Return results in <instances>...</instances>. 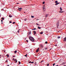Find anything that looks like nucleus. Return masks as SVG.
<instances>
[{"label":"nucleus","mask_w":66,"mask_h":66,"mask_svg":"<svg viewBox=\"0 0 66 66\" xmlns=\"http://www.w3.org/2000/svg\"><path fill=\"white\" fill-rule=\"evenodd\" d=\"M29 38L31 42H34V39L31 36L29 37Z\"/></svg>","instance_id":"nucleus-1"},{"label":"nucleus","mask_w":66,"mask_h":66,"mask_svg":"<svg viewBox=\"0 0 66 66\" xmlns=\"http://www.w3.org/2000/svg\"><path fill=\"white\" fill-rule=\"evenodd\" d=\"M48 15H49V14H46L45 15V18H47V17H48Z\"/></svg>","instance_id":"nucleus-2"},{"label":"nucleus","mask_w":66,"mask_h":66,"mask_svg":"<svg viewBox=\"0 0 66 66\" xmlns=\"http://www.w3.org/2000/svg\"><path fill=\"white\" fill-rule=\"evenodd\" d=\"M39 48H38L37 50L36 51V52H38V51H39Z\"/></svg>","instance_id":"nucleus-3"},{"label":"nucleus","mask_w":66,"mask_h":66,"mask_svg":"<svg viewBox=\"0 0 66 66\" xmlns=\"http://www.w3.org/2000/svg\"><path fill=\"white\" fill-rule=\"evenodd\" d=\"M40 47L41 48H43V45H41L40 46Z\"/></svg>","instance_id":"nucleus-4"},{"label":"nucleus","mask_w":66,"mask_h":66,"mask_svg":"<svg viewBox=\"0 0 66 66\" xmlns=\"http://www.w3.org/2000/svg\"><path fill=\"white\" fill-rule=\"evenodd\" d=\"M33 32L34 35H35L36 33V32L35 31H34Z\"/></svg>","instance_id":"nucleus-5"},{"label":"nucleus","mask_w":66,"mask_h":66,"mask_svg":"<svg viewBox=\"0 0 66 66\" xmlns=\"http://www.w3.org/2000/svg\"><path fill=\"white\" fill-rule=\"evenodd\" d=\"M63 41H64V42H66V37L64 38V39Z\"/></svg>","instance_id":"nucleus-6"},{"label":"nucleus","mask_w":66,"mask_h":66,"mask_svg":"<svg viewBox=\"0 0 66 66\" xmlns=\"http://www.w3.org/2000/svg\"><path fill=\"white\" fill-rule=\"evenodd\" d=\"M59 22H58V23L56 24H57V27H58L59 26Z\"/></svg>","instance_id":"nucleus-7"},{"label":"nucleus","mask_w":66,"mask_h":66,"mask_svg":"<svg viewBox=\"0 0 66 66\" xmlns=\"http://www.w3.org/2000/svg\"><path fill=\"white\" fill-rule=\"evenodd\" d=\"M56 4H55V5H57V4H60V3H56Z\"/></svg>","instance_id":"nucleus-8"},{"label":"nucleus","mask_w":66,"mask_h":66,"mask_svg":"<svg viewBox=\"0 0 66 66\" xmlns=\"http://www.w3.org/2000/svg\"><path fill=\"white\" fill-rule=\"evenodd\" d=\"M18 9H19V10H22V8H19V7H18Z\"/></svg>","instance_id":"nucleus-9"},{"label":"nucleus","mask_w":66,"mask_h":66,"mask_svg":"<svg viewBox=\"0 0 66 66\" xmlns=\"http://www.w3.org/2000/svg\"><path fill=\"white\" fill-rule=\"evenodd\" d=\"M38 29H41V28L40 27H39V26H38Z\"/></svg>","instance_id":"nucleus-10"},{"label":"nucleus","mask_w":66,"mask_h":66,"mask_svg":"<svg viewBox=\"0 0 66 66\" xmlns=\"http://www.w3.org/2000/svg\"><path fill=\"white\" fill-rule=\"evenodd\" d=\"M19 31H20V29H19V30H18V31H17L19 33Z\"/></svg>","instance_id":"nucleus-11"},{"label":"nucleus","mask_w":66,"mask_h":66,"mask_svg":"<svg viewBox=\"0 0 66 66\" xmlns=\"http://www.w3.org/2000/svg\"><path fill=\"white\" fill-rule=\"evenodd\" d=\"M66 62H63V63H62V64H66Z\"/></svg>","instance_id":"nucleus-12"},{"label":"nucleus","mask_w":66,"mask_h":66,"mask_svg":"<svg viewBox=\"0 0 66 66\" xmlns=\"http://www.w3.org/2000/svg\"><path fill=\"white\" fill-rule=\"evenodd\" d=\"M59 12L62 13H63L64 11H59Z\"/></svg>","instance_id":"nucleus-13"},{"label":"nucleus","mask_w":66,"mask_h":66,"mask_svg":"<svg viewBox=\"0 0 66 66\" xmlns=\"http://www.w3.org/2000/svg\"><path fill=\"white\" fill-rule=\"evenodd\" d=\"M6 56H7V57H9V55L7 54Z\"/></svg>","instance_id":"nucleus-14"},{"label":"nucleus","mask_w":66,"mask_h":66,"mask_svg":"<svg viewBox=\"0 0 66 66\" xmlns=\"http://www.w3.org/2000/svg\"><path fill=\"white\" fill-rule=\"evenodd\" d=\"M31 17L32 18H34V16H33L32 15V16H31Z\"/></svg>","instance_id":"nucleus-15"},{"label":"nucleus","mask_w":66,"mask_h":66,"mask_svg":"<svg viewBox=\"0 0 66 66\" xmlns=\"http://www.w3.org/2000/svg\"><path fill=\"white\" fill-rule=\"evenodd\" d=\"M60 9L61 11H62V8L61 7H60Z\"/></svg>","instance_id":"nucleus-16"},{"label":"nucleus","mask_w":66,"mask_h":66,"mask_svg":"<svg viewBox=\"0 0 66 66\" xmlns=\"http://www.w3.org/2000/svg\"><path fill=\"white\" fill-rule=\"evenodd\" d=\"M55 3H57V1H55Z\"/></svg>","instance_id":"nucleus-17"},{"label":"nucleus","mask_w":66,"mask_h":66,"mask_svg":"<svg viewBox=\"0 0 66 66\" xmlns=\"http://www.w3.org/2000/svg\"><path fill=\"white\" fill-rule=\"evenodd\" d=\"M9 17H11H11H12V16L11 15H11H9Z\"/></svg>","instance_id":"nucleus-18"},{"label":"nucleus","mask_w":66,"mask_h":66,"mask_svg":"<svg viewBox=\"0 0 66 66\" xmlns=\"http://www.w3.org/2000/svg\"><path fill=\"white\" fill-rule=\"evenodd\" d=\"M43 32H41L40 33V34H43Z\"/></svg>","instance_id":"nucleus-19"},{"label":"nucleus","mask_w":66,"mask_h":66,"mask_svg":"<svg viewBox=\"0 0 66 66\" xmlns=\"http://www.w3.org/2000/svg\"><path fill=\"white\" fill-rule=\"evenodd\" d=\"M36 28H35L32 29V30H36Z\"/></svg>","instance_id":"nucleus-20"},{"label":"nucleus","mask_w":66,"mask_h":66,"mask_svg":"<svg viewBox=\"0 0 66 66\" xmlns=\"http://www.w3.org/2000/svg\"><path fill=\"white\" fill-rule=\"evenodd\" d=\"M17 51L15 50L14 51V53H16V52H17Z\"/></svg>","instance_id":"nucleus-21"},{"label":"nucleus","mask_w":66,"mask_h":66,"mask_svg":"<svg viewBox=\"0 0 66 66\" xmlns=\"http://www.w3.org/2000/svg\"><path fill=\"white\" fill-rule=\"evenodd\" d=\"M16 23V22H13V24H14V23Z\"/></svg>","instance_id":"nucleus-22"},{"label":"nucleus","mask_w":66,"mask_h":66,"mask_svg":"<svg viewBox=\"0 0 66 66\" xmlns=\"http://www.w3.org/2000/svg\"><path fill=\"white\" fill-rule=\"evenodd\" d=\"M47 43H48L47 42V41L45 43V44H47Z\"/></svg>","instance_id":"nucleus-23"},{"label":"nucleus","mask_w":66,"mask_h":66,"mask_svg":"<svg viewBox=\"0 0 66 66\" xmlns=\"http://www.w3.org/2000/svg\"><path fill=\"white\" fill-rule=\"evenodd\" d=\"M18 62H19V64H21V62H20V61H19Z\"/></svg>","instance_id":"nucleus-24"},{"label":"nucleus","mask_w":66,"mask_h":66,"mask_svg":"<svg viewBox=\"0 0 66 66\" xmlns=\"http://www.w3.org/2000/svg\"><path fill=\"white\" fill-rule=\"evenodd\" d=\"M36 25L37 26H39V25L38 23H36Z\"/></svg>","instance_id":"nucleus-25"},{"label":"nucleus","mask_w":66,"mask_h":66,"mask_svg":"<svg viewBox=\"0 0 66 66\" xmlns=\"http://www.w3.org/2000/svg\"><path fill=\"white\" fill-rule=\"evenodd\" d=\"M57 38L59 39V38H60V37L58 36V37H57Z\"/></svg>","instance_id":"nucleus-26"},{"label":"nucleus","mask_w":66,"mask_h":66,"mask_svg":"<svg viewBox=\"0 0 66 66\" xmlns=\"http://www.w3.org/2000/svg\"><path fill=\"white\" fill-rule=\"evenodd\" d=\"M45 7H43V10H45Z\"/></svg>","instance_id":"nucleus-27"},{"label":"nucleus","mask_w":66,"mask_h":66,"mask_svg":"<svg viewBox=\"0 0 66 66\" xmlns=\"http://www.w3.org/2000/svg\"><path fill=\"white\" fill-rule=\"evenodd\" d=\"M27 54H26V55H25V56H26V57H27Z\"/></svg>","instance_id":"nucleus-28"},{"label":"nucleus","mask_w":66,"mask_h":66,"mask_svg":"<svg viewBox=\"0 0 66 66\" xmlns=\"http://www.w3.org/2000/svg\"><path fill=\"white\" fill-rule=\"evenodd\" d=\"M43 4H45V2H43Z\"/></svg>","instance_id":"nucleus-29"},{"label":"nucleus","mask_w":66,"mask_h":66,"mask_svg":"<svg viewBox=\"0 0 66 66\" xmlns=\"http://www.w3.org/2000/svg\"><path fill=\"white\" fill-rule=\"evenodd\" d=\"M43 61H44V60H42V61H41V62H40V63H41L43 62Z\"/></svg>","instance_id":"nucleus-30"},{"label":"nucleus","mask_w":66,"mask_h":66,"mask_svg":"<svg viewBox=\"0 0 66 66\" xmlns=\"http://www.w3.org/2000/svg\"><path fill=\"white\" fill-rule=\"evenodd\" d=\"M2 20H4V18H3L2 19Z\"/></svg>","instance_id":"nucleus-31"},{"label":"nucleus","mask_w":66,"mask_h":66,"mask_svg":"<svg viewBox=\"0 0 66 66\" xmlns=\"http://www.w3.org/2000/svg\"><path fill=\"white\" fill-rule=\"evenodd\" d=\"M7 60H6V61L5 62H8Z\"/></svg>","instance_id":"nucleus-32"},{"label":"nucleus","mask_w":66,"mask_h":66,"mask_svg":"<svg viewBox=\"0 0 66 66\" xmlns=\"http://www.w3.org/2000/svg\"><path fill=\"white\" fill-rule=\"evenodd\" d=\"M55 63H54L53 64V66H54V65H55Z\"/></svg>","instance_id":"nucleus-33"},{"label":"nucleus","mask_w":66,"mask_h":66,"mask_svg":"<svg viewBox=\"0 0 66 66\" xmlns=\"http://www.w3.org/2000/svg\"><path fill=\"white\" fill-rule=\"evenodd\" d=\"M31 64H32H32H33V63H34V62H31Z\"/></svg>","instance_id":"nucleus-34"},{"label":"nucleus","mask_w":66,"mask_h":66,"mask_svg":"<svg viewBox=\"0 0 66 66\" xmlns=\"http://www.w3.org/2000/svg\"><path fill=\"white\" fill-rule=\"evenodd\" d=\"M43 11H46L45 10V9H43Z\"/></svg>","instance_id":"nucleus-35"},{"label":"nucleus","mask_w":66,"mask_h":66,"mask_svg":"<svg viewBox=\"0 0 66 66\" xmlns=\"http://www.w3.org/2000/svg\"><path fill=\"white\" fill-rule=\"evenodd\" d=\"M9 22H10V23H12V22H11V21H10Z\"/></svg>","instance_id":"nucleus-36"},{"label":"nucleus","mask_w":66,"mask_h":66,"mask_svg":"<svg viewBox=\"0 0 66 66\" xmlns=\"http://www.w3.org/2000/svg\"><path fill=\"white\" fill-rule=\"evenodd\" d=\"M26 42H27V43H28V40H26Z\"/></svg>","instance_id":"nucleus-37"},{"label":"nucleus","mask_w":66,"mask_h":66,"mask_svg":"<svg viewBox=\"0 0 66 66\" xmlns=\"http://www.w3.org/2000/svg\"><path fill=\"white\" fill-rule=\"evenodd\" d=\"M49 64H47V66H49Z\"/></svg>","instance_id":"nucleus-38"},{"label":"nucleus","mask_w":66,"mask_h":66,"mask_svg":"<svg viewBox=\"0 0 66 66\" xmlns=\"http://www.w3.org/2000/svg\"><path fill=\"white\" fill-rule=\"evenodd\" d=\"M45 49H46V50H47V48H45Z\"/></svg>","instance_id":"nucleus-39"},{"label":"nucleus","mask_w":66,"mask_h":66,"mask_svg":"<svg viewBox=\"0 0 66 66\" xmlns=\"http://www.w3.org/2000/svg\"><path fill=\"white\" fill-rule=\"evenodd\" d=\"M17 60H16V61L15 62V63H17Z\"/></svg>","instance_id":"nucleus-40"},{"label":"nucleus","mask_w":66,"mask_h":66,"mask_svg":"<svg viewBox=\"0 0 66 66\" xmlns=\"http://www.w3.org/2000/svg\"><path fill=\"white\" fill-rule=\"evenodd\" d=\"M1 22H3V20H1Z\"/></svg>","instance_id":"nucleus-41"},{"label":"nucleus","mask_w":66,"mask_h":66,"mask_svg":"<svg viewBox=\"0 0 66 66\" xmlns=\"http://www.w3.org/2000/svg\"><path fill=\"white\" fill-rule=\"evenodd\" d=\"M29 63H31V61H30Z\"/></svg>","instance_id":"nucleus-42"},{"label":"nucleus","mask_w":66,"mask_h":66,"mask_svg":"<svg viewBox=\"0 0 66 66\" xmlns=\"http://www.w3.org/2000/svg\"><path fill=\"white\" fill-rule=\"evenodd\" d=\"M19 3H17L16 4H18Z\"/></svg>","instance_id":"nucleus-43"},{"label":"nucleus","mask_w":66,"mask_h":66,"mask_svg":"<svg viewBox=\"0 0 66 66\" xmlns=\"http://www.w3.org/2000/svg\"><path fill=\"white\" fill-rule=\"evenodd\" d=\"M19 10V11H21V10Z\"/></svg>","instance_id":"nucleus-44"},{"label":"nucleus","mask_w":66,"mask_h":66,"mask_svg":"<svg viewBox=\"0 0 66 66\" xmlns=\"http://www.w3.org/2000/svg\"><path fill=\"white\" fill-rule=\"evenodd\" d=\"M55 46H57V45H55Z\"/></svg>","instance_id":"nucleus-45"},{"label":"nucleus","mask_w":66,"mask_h":66,"mask_svg":"<svg viewBox=\"0 0 66 66\" xmlns=\"http://www.w3.org/2000/svg\"><path fill=\"white\" fill-rule=\"evenodd\" d=\"M2 55H0V56H2Z\"/></svg>","instance_id":"nucleus-46"},{"label":"nucleus","mask_w":66,"mask_h":66,"mask_svg":"<svg viewBox=\"0 0 66 66\" xmlns=\"http://www.w3.org/2000/svg\"><path fill=\"white\" fill-rule=\"evenodd\" d=\"M1 23H2H2H3V22H2Z\"/></svg>","instance_id":"nucleus-47"},{"label":"nucleus","mask_w":66,"mask_h":66,"mask_svg":"<svg viewBox=\"0 0 66 66\" xmlns=\"http://www.w3.org/2000/svg\"><path fill=\"white\" fill-rule=\"evenodd\" d=\"M5 52V51H4V52Z\"/></svg>","instance_id":"nucleus-48"},{"label":"nucleus","mask_w":66,"mask_h":66,"mask_svg":"<svg viewBox=\"0 0 66 66\" xmlns=\"http://www.w3.org/2000/svg\"><path fill=\"white\" fill-rule=\"evenodd\" d=\"M16 59H15V61H16Z\"/></svg>","instance_id":"nucleus-49"},{"label":"nucleus","mask_w":66,"mask_h":66,"mask_svg":"<svg viewBox=\"0 0 66 66\" xmlns=\"http://www.w3.org/2000/svg\"><path fill=\"white\" fill-rule=\"evenodd\" d=\"M7 66H9V65H7Z\"/></svg>","instance_id":"nucleus-50"},{"label":"nucleus","mask_w":66,"mask_h":66,"mask_svg":"<svg viewBox=\"0 0 66 66\" xmlns=\"http://www.w3.org/2000/svg\"><path fill=\"white\" fill-rule=\"evenodd\" d=\"M37 20H39V19H37Z\"/></svg>","instance_id":"nucleus-51"},{"label":"nucleus","mask_w":66,"mask_h":66,"mask_svg":"<svg viewBox=\"0 0 66 66\" xmlns=\"http://www.w3.org/2000/svg\"><path fill=\"white\" fill-rule=\"evenodd\" d=\"M24 21H26V20H25Z\"/></svg>","instance_id":"nucleus-52"},{"label":"nucleus","mask_w":66,"mask_h":66,"mask_svg":"<svg viewBox=\"0 0 66 66\" xmlns=\"http://www.w3.org/2000/svg\"><path fill=\"white\" fill-rule=\"evenodd\" d=\"M13 57H15V56H13Z\"/></svg>","instance_id":"nucleus-53"},{"label":"nucleus","mask_w":66,"mask_h":66,"mask_svg":"<svg viewBox=\"0 0 66 66\" xmlns=\"http://www.w3.org/2000/svg\"><path fill=\"white\" fill-rule=\"evenodd\" d=\"M13 60H14V59H13Z\"/></svg>","instance_id":"nucleus-54"},{"label":"nucleus","mask_w":66,"mask_h":66,"mask_svg":"<svg viewBox=\"0 0 66 66\" xmlns=\"http://www.w3.org/2000/svg\"><path fill=\"white\" fill-rule=\"evenodd\" d=\"M31 33V32H30L29 34H30Z\"/></svg>","instance_id":"nucleus-55"},{"label":"nucleus","mask_w":66,"mask_h":66,"mask_svg":"<svg viewBox=\"0 0 66 66\" xmlns=\"http://www.w3.org/2000/svg\"><path fill=\"white\" fill-rule=\"evenodd\" d=\"M1 57L0 56V58H1Z\"/></svg>","instance_id":"nucleus-56"}]
</instances>
